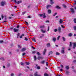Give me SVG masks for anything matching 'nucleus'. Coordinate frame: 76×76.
I'll use <instances>...</instances> for the list:
<instances>
[{
  "label": "nucleus",
  "mask_w": 76,
  "mask_h": 76,
  "mask_svg": "<svg viewBox=\"0 0 76 76\" xmlns=\"http://www.w3.org/2000/svg\"><path fill=\"white\" fill-rule=\"evenodd\" d=\"M56 8H57V9H61V8L60 7H59V6H56Z\"/></svg>",
  "instance_id": "nucleus-29"
},
{
  "label": "nucleus",
  "mask_w": 76,
  "mask_h": 76,
  "mask_svg": "<svg viewBox=\"0 0 76 76\" xmlns=\"http://www.w3.org/2000/svg\"><path fill=\"white\" fill-rule=\"evenodd\" d=\"M10 63H8L7 65V67H8V68L9 67H10Z\"/></svg>",
  "instance_id": "nucleus-23"
},
{
  "label": "nucleus",
  "mask_w": 76,
  "mask_h": 76,
  "mask_svg": "<svg viewBox=\"0 0 76 76\" xmlns=\"http://www.w3.org/2000/svg\"><path fill=\"white\" fill-rule=\"evenodd\" d=\"M46 66H48V62H46Z\"/></svg>",
  "instance_id": "nucleus-45"
},
{
  "label": "nucleus",
  "mask_w": 76,
  "mask_h": 76,
  "mask_svg": "<svg viewBox=\"0 0 76 76\" xmlns=\"http://www.w3.org/2000/svg\"><path fill=\"white\" fill-rule=\"evenodd\" d=\"M58 30L59 31V32H61V27H59L58 28Z\"/></svg>",
  "instance_id": "nucleus-18"
},
{
  "label": "nucleus",
  "mask_w": 76,
  "mask_h": 76,
  "mask_svg": "<svg viewBox=\"0 0 76 76\" xmlns=\"http://www.w3.org/2000/svg\"><path fill=\"white\" fill-rule=\"evenodd\" d=\"M5 5H6V3L5 1H2L0 3L1 6H4Z\"/></svg>",
  "instance_id": "nucleus-3"
},
{
  "label": "nucleus",
  "mask_w": 76,
  "mask_h": 76,
  "mask_svg": "<svg viewBox=\"0 0 76 76\" xmlns=\"http://www.w3.org/2000/svg\"><path fill=\"white\" fill-rule=\"evenodd\" d=\"M50 2L51 4H54V2L53 0H50Z\"/></svg>",
  "instance_id": "nucleus-19"
},
{
  "label": "nucleus",
  "mask_w": 76,
  "mask_h": 76,
  "mask_svg": "<svg viewBox=\"0 0 76 76\" xmlns=\"http://www.w3.org/2000/svg\"><path fill=\"white\" fill-rule=\"evenodd\" d=\"M63 41H66V38L64 37H63L62 38Z\"/></svg>",
  "instance_id": "nucleus-27"
},
{
  "label": "nucleus",
  "mask_w": 76,
  "mask_h": 76,
  "mask_svg": "<svg viewBox=\"0 0 76 76\" xmlns=\"http://www.w3.org/2000/svg\"><path fill=\"white\" fill-rule=\"evenodd\" d=\"M62 6H63V7H64V8H66V7H67V6H66V5H65L64 4H63Z\"/></svg>",
  "instance_id": "nucleus-31"
},
{
  "label": "nucleus",
  "mask_w": 76,
  "mask_h": 76,
  "mask_svg": "<svg viewBox=\"0 0 76 76\" xmlns=\"http://www.w3.org/2000/svg\"><path fill=\"white\" fill-rule=\"evenodd\" d=\"M69 47H72V42H70V43H69Z\"/></svg>",
  "instance_id": "nucleus-49"
},
{
  "label": "nucleus",
  "mask_w": 76,
  "mask_h": 76,
  "mask_svg": "<svg viewBox=\"0 0 76 76\" xmlns=\"http://www.w3.org/2000/svg\"><path fill=\"white\" fill-rule=\"evenodd\" d=\"M69 37H72V33H69L68 35Z\"/></svg>",
  "instance_id": "nucleus-36"
},
{
  "label": "nucleus",
  "mask_w": 76,
  "mask_h": 76,
  "mask_svg": "<svg viewBox=\"0 0 76 76\" xmlns=\"http://www.w3.org/2000/svg\"><path fill=\"white\" fill-rule=\"evenodd\" d=\"M63 22V21H62L61 19H60V20L59 21V24L62 23Z\"/></svg>",
  "instance_id": "nucleus-15"
},
{
  "label": "nucleus",
  "mask_w": 76,
  "mask_h": 76,
  "mask_svg": "<svg viewBox=\"0 0 76 76\" xmlns=\"http://www.w3.org/2000/svg\"><path fill=\"white\" fill-rule=\"evenodd\" d=\"M25 55H26V53H23V54H22L23 56H25Z\"/></svg>",
  "instance_id": "nucleus-46"
},
{
  "label": "nucleus",
  "mask_w": 76,
  "mask_h": 76,
  "mask_svg": "<svg viewBox=\"0 0 76 76\" xmlns=\"http://www.w3.org/2000/svg\"><path fill=\"white\" fill-rule=\"evenodd\" d=\"M16 0H13L15 3V4H16L17 3V1H16Z\"/></svg>",
  "instance_id": "nucleus-44"
},
{
  "label": "nucleus",
  "mask_w": 76,
  "mask_h": 76,
  "mask_svg": "<svg viewBox=\"0 0 76 76\" xmlns=\"http://www.w3.org/2000/svg\"><path fill=\"white\" fill-rule=\"evenodd\" d=\"M39 15L40 17H42L43 18L45 19L46 18V15H45V13H44L43 14H39Z\"/></svg>",
  "instance_id": "nucleus-2"
},
{
  "label": "nucleus",
  "mask_w": 76,
  "mask_h": 76,
  "mask_svg": "<svg viewBox=\"0 0 76 76\" xmlns=\"http://www.w3.org/2000/svg\"><path fill=\"white\" fill-rule=\"evenodd\" d=\"M3 40H0V42L2 44V43H3Z\"/></svg>",
  "instance_id": "nucleus-55"
},
{
  "label": "nucleus",
  "mask_w": 76,
  "mask_h": 76,
  "mask_svg": "<svg viewBox=\"0 0 76 76\" xmlns=\"http://www.w3.org/2000/svg\"><path fill=\"white\" fill-rule=\"evenodd\" d=\"M44 76H48V75L47 73H45L44 75Z\"/></svg>",
  "instance_id": "nucleus-42"
},
{
  "label": "nucleus",
  "mask_w": 76,
  "mask_h": 76,
  "mask_svg": "<svg viewBox=\"0 0 76 76\" xmlns=\"http://www.w3.org/2000/svg\"><path fill=\"white\" fill-rule=\"evenodd\" d=\"M45 28V26L43 25V26H40V28Z\"/></svg>",
  "instance_id": "nucleus-24"
},
{
  "label": "nucleus",
  "mask_w": 76,
  "mask_h": 76,
  "mask_svg": "<svg viewBox=\"0 0 76 76\" xmlns=\"http://www.w3.org/2000/svg\"><path fill=\"white\" fill-rule=\"evenodd\" d=\"M22 1H18L17 2V4H19V3H22Z\"/></svg>",
  "instance_id": "nucleus-25"
},
{
  "label": "nucleus",
  "mask_w": 76,
  "mask_h": 76,
  "mask_svg": "<svg viewBox=\"0 0 76 76\" xmlns=\"http://www.w3.org/2000/svg\"><path fill=\"white\" fill-rule=\"evenodd\" d=\"M0 60H1L3 61H4V58L3 57H1L0 58Z\"/></svg>",
  "instance_id": "nucleus-28"
},
{
  "label": "nucleus",
  "mask_w": 76,
  "mask_h": 76,
  "mask_svg": "<svg viewBox=\"0 0 76 76\" xmlns=\"http://www.w3.org/2000/svg\"><path fill=\"white\" fill-rule=\"evenodd\" d=\"M25 36V34H22V35L20 37V38L21 39L23 38V37Z\"/></svg>",
  "instance_id": "nucleus-13"
},
{
  "label": "nucleus",
  "mask_w": 76,
  "mask_h": 76,
  "mask_svg": "<svg viewBox=\"0 0 76 76\" xmlns=\"http://www.w3.org/2000/svg\"><path fill=\"white\" fill-rule=\"evenodd\" d=\"M32 41H34V42H37L36 41V40H35V39H32Z\"/></svg>",
  "instance_id": "nucleus-38"
},
{
  "label": "nucleus",
  "mask_w": 76,
  "mask_h": 76,
  "mask_svg": "<svg viewBox=\"0 0 76 76\" xmlns=\"http://www.w3.org/2000/svg\"><path fill=\"white\" fill-rule=\"evenodd\" d=\"M76 60H74L73 61V63H76Z\"/></svg>",
  "instance_id": "nucleus-63"
},
{
  "label": "nucleus",
  "mask_w": 76,
  "mask_h": 76,
  "mask_svg": "<svg viewBox=\"0 0 76 76\" xmlns=\"http://www.w3.org/2000/svg\"><path fill=\"white\" fill-rule=\"evenodd\" d=\"M34 60L35 61L37 60V57L35 56H34Z\"/></svg>",
  "instance_id": "nucleus-32"
},
{
  "label": "nucleus",
  "mask_w": 76,
  "mask_h": 76,
  "mask_svg": "<svg viewBox=\"0 0 76 76\" xmlns=\"http://www.w3.org/2000/svg\"><path fill=\"white\" fill-rule=\"evenodd\" d=\"M24 22H26L27 25H28V23L27 22H26V21H24Z\"/></svg>",
  "instance_id": "nucleus-61"
},
{
  "label": "nucleus",
  "mask_w": 76,
  "mask_h": 76,
  "mask_svg": "<svg viewBox=\"0 0 76 76\" xmlns=\"http://www.w3.org/2000/svg\"><path fill=\"white\" fill-rule=\"evenodd\" d=\"M61 26L62 28H65V26L63 27V25H61Z\"/></svg>",
  "instance_id": "nucleus-60"
},
{
  "label": "nucleus",
  "mask_w": 76,
  "mask_h": 76,
  "mask_svg": "<svg viewBox=\"0 0 76 76\" xmlns=\"http://www.w3.org/2000/svg\"><path fill=\"white\" fill-rule=\"evenodd\" d=\"M20 64L22 66H24V63H23V62H21L20 63Z\"/></svg>",
  "instance_id": "nucleus-43"
},
{
  "label": "nucleus",
  "mask_w": 76,
  "mask_h": 76,
  "mask_svg": "<svg viewBox=\"0 0 76 76\" xmlns=\"http://www.w3.org/2000/svg\"><path fill=\"white\" fill-rule=\"evenodd\" d=\"M60 38V36H59L57 37V40H58V39H59V38Z\"/></svg>",
  "instance_id": "nucleus-56"
},
{
  "label": "nucleus",
  "mask_w": 76,
  "mask_h": 76,
  "mask_svg": "<svg viewBox=\"0 0 76 76\" xmlns=\"http://www.w3.org/2000/svg\"><path fill=\"white\" fill-rule=\"evenodd\" d=\"M65 50V48L64 47H62V50H61V53L62 54H64L65 53L64 52V50Z\"/></svg>",
  "instance_id": "nucleus-4"
},
{
  "label": "nucleus",
  "mask_w": 76,
  "mask_h": 76,
  "mask_svg": "<svg viewBox=\"0 0 76 76\" xmlns=\"http://www.w3.org/2000/svg\"><path fill=\"white\" fill-rule=\"evenodd\" d=\"M52 40L53 41V42H56V37H54L52 39Z\"/></svg>",
  "instance_id": "nucleus-17"
},
{
  "label": "nucleus",
  "mask_w": 76,
  "mask_h": 76,
  "mask_svg": "<svg viewBox=\"0 0 76 76\" xmlns=\"http://www.w3.org/2000/svg\"><path fill=\"white\" fill-rule=\"evenodd\" d=\"M65 69H67V70H69V66H65Z\"/></svg>",
  "instance_id": "nucleus-12"
},
{
  "label": "nucleus",
  "mask_w": 76,
  "mask_h": 76,
  "mask_svg": "<svg viewBox=\"0 0 76 76\" xmlns=\"http://www.w3.org/2000/svg\"><path fill=\"white\" fill-rule=\"evenodd\" d=\"M53 52L52 51H50L48 53V55H50V54H53Z\"/></svg>",
  "instance_id": "nucleus-26"
},
{
  "label": "nucleus",
  "mask_w": 76,
  "mask_h": 76,
  "mask_svg": "<svg viewBox=\"0 0 76 76\" xmlns=\"http://www.w3.org/2000/svg\"><path fill=\"white\" fill-rule=\"evenodd\" d=\"M46 45L48 48H49V47H51V45L50 43H48Z\"/></svg>",
  "instance_id": "nucleus-9"
},
{
  "label": "nucleus",
  "mask_w": 76,
  "mask_h": 76,
  "mask_svg": "<svg viewBox=\"0 0 76 76\" xmlns=\"http://www.w3.org/2000/svg\"><path fill=\"white\" fill-rule=\"evenodd\" d=\"M73 21L75 23H76V18H74L73 20Z\"/></svg>",
  "instance_id": "nucleus-35"
},
{
  "label": "nucleus",
  "mask_w": 76,
  "mask_h": 76,
  "mask_svg": "<svg viewBox=\"0 0 76 76\" xmlns=\"http://www.w3.org/2000/svg\"><path fill=\"white\" fill-rule=\"evenodd\" d=\"M7 20V17H6V16H5V20H4V21L3 22V23H6V22H7V21H6V20Z\"/></svg>",
  "instance_id": "nucleus-11"
},
{
  "label": "nucleus",
  "mask_w": 76,
  "mask_h": 76,
  "mask_svg": "<svg viewBox=\"0 0 76 76\" xmlns=\"http://www.w3.org/2000/svg\"><path fill=\"white\" fill-rule=\"evenodd\" d=\"M1 18H2V19H3V18H4V16H3V15H1Z\"/></svg>",
  "instance_id": "nucleus-59"
},
{
  "label": "nucleus",
  "mask_w": 76,
  "mask_h": 76,
  "mask_svg": "<svg viewBox=\"0 0 76 76\" xmlns=\"http://www.w3.org/2000/svg\"><path fill=\"white\" fill-rule=\"evenodd\" d=\"M20 33H19L17 34V36H19V35H20Z\"/></svg>",
  "instance_id": "nucleus-62"
},
{
  "label": "nucleus",
  "mask_w": 76,
  "mask_h": 76,
  "mask_svg": "<svg viewBox=\"0 0 76 76\" xmlns=\"http://www.w3.org/2000/svg\"><path fill=\"white\" fill-rule=\"evenodd\" d=\"M25 64L27 66H29V65L30 64L29 62H26Z\"/></svg>",
  "instance_id": "nucleus-30"
},
{
  "label": "nucleus",
  "mask_w": 76,
  "mask_h": 76,
  "mask_svg": "<svg viewBox=\"0 0 76 76\" xmlns=\"http://www.w3.org/2000/svg\"><path fill=\"white\" fill-rule=\"evenodd\" d=\"M26 11L23 12L22 15H25V13H26Z\"/></svg>",
  "instance_id": "nucleus-48"
},
{
  "label": "nucleus",
  "mask_w": 76,
  "mask_h": 76,
  "mask_svg": "<svg viewBox=\"0 0 76 76\" xmlns=\"http://www.w3.org/2000/svg\"><path fill=\"white\" fill-rule=\"evenodd\" d=\"M46 23H49L50 22V21L49 20H48L45 21Z\"/></svg>",
  "instance_id": "nucleus-53"
},
{
  "label": "nucleus",
  "mask_w": 76,
  "mask_h": 76,
  "mask_svg": "<svg viewBox=\"0 0 76 76\" xmlns=\"http://www.w3.org/2000/svg\"><path fill=\"white\" fill-rule=\"evenodd\" d=\"M57 12H55L53 15V16H56V15H57Z\"/></svg>",
  "instance_id": "nucleus-41"
},
{
  "label": "nucleus",
  "mask_w": 76,
  "mask_h": 76,
  "mask_svg": "<svg viewBox=\"0 0 76 76\" xmlns=\"http://www.w3.org/2000/svg\"><path fill=\"white\" fill-rule=\"evenodd\" d=\"M76 47V43H73V48H74V49H75V48Z\"/></svg>",
  "instance_id": "nucleus-16"
},
{
  "label": "nucleus",
  "mask_w": 76,
  "mask_h": 76,
  "mask_svg": "<svg viewBox=\"0 0 76 76\" xmlns=\"http://www.w3.org/2000/svg\"><path fill=\"white\" fill-rule=\"evenodd\" d=\"M37 72H36L35 74H34V76H41V75H38V74H37Z\"/></svg>",
  "instance_id": "nucleus-8"
},
{
  "label": "nucleus",
  "mask_w": 76,
  "mask_h": 76,
  "mask_svg": "<svg viewBox=\"0 0 76 76\" xmlns=\"http://www.w3.org/2000/svg\"><path fill=\"white\" fill-rule=\"evenodd\" d=\"M25 40L26 41H28V39L26 37H25Z\"/></svg>",
  "instance_id": "nucleus-40"
},
{
  "label": "nucleus",
  "mask_w": 76,
  "mask_h": 76,
  "mask_svg": "<svg viewBox=\"0 0 76 76\" xmlns=\"http://www.w3.org/2000/svg\"><path fill=\"white\" fill-rule=\"evenodd\" d=\"M45 63V61L44 60H43L40 62V63L41 64H44Z\"/></svg>",
  "instance_id": "nucleus-21"
},
{
  "label": "nucleus",
  "mask_w": 76,
  "mask_h": 76,
  "mask_svg": "<svg viewBox=\"0 0 76 76\" xmlns=\"http://www.w3.org/2000/svg\"><path fill=\"white\" fill-rule=\"evenodd\" d=\"M51 7V5H47L46 6V8L47 9H48V8H49V7Z\"/></svg>",
  "instance_id": "nucleus-7"
},
{
  "label": "nucleus",
  "mask_w": 76,
  "mask_h": 76,
  "mask_svg": "<svg viewBox=\"0 0 76 76\" xmlns=\"http://www.w3.org/2000/svg\"><path fill=\"white\" fill-rule=\"evenodd\" d=\"M31 48H32L33 49V50H35V48H34V46L32 45L31 46Z\"/></svg>",
  "instance_id": "nucleus-52"
},
{
  "label": "nucleus",
  "mask_w": 76,
  "mask_h": 76,
  "mask_svg": "<svg viewBox=\"0 0 76 76\" xmlns=\"http://www.w3.org/2000/svg\"><path fill=\"white\" fill-rule=\"evenodd\" d=\"M37 69L38 70H39V69H41V68H40V66H38L37 67Z\"/></svg>",
  "instance_id": "nucleus-34"
},
{
  "label": "nucleus",
  "mask_w": 76,
  "mask_h": 76,
  "mask_svg": "<svg viewBox=\"0 0 76 76\" xmlns=\"http://www.w3.org/2000/svg\"><path fill=\"white\" fill-rule=\"evenodd\" d=\"M70 10L71 12H72V13H75V10H74V9L73 8H71L70 9Z\"/></svg>",
  "instance_id": "nucleus-6"
},
{
  "label": "nucleus",
  "mask_w": 76,
  "mask_h": 76,
  "mask_svg": "<svg viewBox=\"0 0 76 76\" xmlns=\"http://www.w3.org/2000/svg\"><path fill=\"white\" fill-rule=\"evenodd\" d=\"M46 51H47V50L46 49H45L44 50V51L43 53V55H45V53H46Z\"/></svg>",
  "instance_id": "nucleus-10"
},
{
  "label": "nucleus",
  "mask_w": 76,
  "mask_h": 76,
  "mask_svg": "<svg viewBox=\"0 0 76 76\" xmlns=\"http://www.w3.org/2000/svg\"><path fill=\"white\" fill-rule=\"evenodd\" d=\"M42 36H40L39 37V38H40L41 39V38H42V37H44V34H42Z\"/></svg>",
  "instance_id": "nucleus-33"
},
{
  "label": "nucleus",
  "mask_w": 76,
  "mask_h": 76,
  "mask_svg": "<svg viewBox=\"0 0 76 76\" xmlns=\"http://www.w3.org/2000/svg\"><path fill=\"white\" fill-rule=\"evenodd\" d=\"M48 31L50 30V26H48Z\"/></svg>",
  "instance_id": "nucleus-57"
},
{
  "label": "nucleus",
  "mask_w": 76,
  "mask_h": 76,
  "mask_svg": "<svg viewBox=\"0 0 76 76\" xmlns=\"http://www.w3.org/2000/svg\"><path fill=\"white\" fill-rule=\"evenodd\" d=\"M60 53H58V52H56V55H57V56H59V55H60Z\"/></svg>",
  "instance_id": "nucleus-39"
},
{
  "label": "nucleus",
  "mask_w": 76,
  "mask_h": 76,
  "mask_svg": "<svg viewBox=\"0 0 76 76\" xmlns=\"http://www.w3.org/2000/svg\"><path fill=\"white\" fill-rule=\"evenodd\" d=\"M36 53V51H33L32 52V54H35Z\"/></svg>",
  "instance_id": "nucleus-47"
},
{
  "label": "nucleus",
  "mask_w": 76,
  "mask_h": 76,
  "mask_svg": "<svg viewBox=\"0 0 76 76\" xmlns=\"http://www.w3.org/2000/svg\"><path fill=\"white\" fill-rule=\"evenodd\" d=\"M41 32H42V33H45V32H46L45 31H44L43 30V29H41Z\"/></svg>",
  "instance_id": "nucleus-20"
},
{
  "label": "nucleus",
  "mask_w": 76,
  "mask_h": 76,
  "mask_svg": "<svg viewBox=\"0 0 76 76\" xmlns=\"http://www.w3.org/2000/svg\"><path fill=\"white\" fill-rule=\"evenodd\" d=\"M27 18H31V16H29L27 17Z\"/></svg>",
  "instance_id": "nucleus-64"
},
{
  "label": "nucleus",
  "mask_w": 76,
  "mask_h": 76,
  "mask_svg": "<svg viewBox=\"0 0 76 76\" xmlns=\"http://www.w3.org/2000/svg\"><path fill=\"white\" fill-rule=\"evenodd\" d=\"M74 29L75 31H76V26H74Z\"/></svg>",
  "instance_id": "nucleus-51"
},
{
  "label": "nucleus",
  "mask_w": 76,
  "mask_h": 76,
  "mask_svg": "<svg viewBox=\"0 0 76 76\" xmlns=\"http://www.w3.org/2000/svg\"><path fill=\"white\" fill-rule=\"evenodd\" d=\"M26 50V49L25 48H23L21 49V51H22L23 52L24 51H25Z\"/></svg>",
  "instance_id": "nucleus-22"
},
{
  "label": "nucleus",
  "mask_w": 76,
  "mask_h": 76,
  "mask_svg": "<svg viewBox=\"0 0 76 76\" xmlns=\"http://www.w3.org/2000/svg\"><path fill=\"white\" fill-rule=\"evenodd\" d=\"M19 27H20V26L19 25H18L17 26V28L19 29Z\"/></svg>",
  "instance_id": "nucleus-50"
},
{
  "label": "nucleus",
  "mask_w": 76,
  "mask_h": 76,
  "mask_svg": "<svg viewBox=\"0 0 76 76\" xmlns=\"http://www.w3.org/2000/svg\"><path fill=\"white\" fill-rule=\"evenodd\" d=\"M14 76V74L13 73H11V76Z\"/></svg>",
  "instance_id": "nucleus-54"
},
{
  "label": "nucleus",
  "mask_w": 76,
  "mask_h": 76,
  "mask_svg": "<svg viewBox=\"0 0 76 76\" xmlns=\"http://www.w3.org/2000/svg\"><path fill=\"white\" fill-rule=\"evenodd\" d=\"M36 54H37V55H38L37 58L39 60H40V59H42V60H43V59H44V57L41 56H40L41 55V54H40V53H39V52H37Z\"/></svg>",
  "instance_id": "nucleus-1"
},
{
  "label": "nucleus",
  "mask_w": 76,
  "mask_h": 76,
  "mask_svg": "<svg viewBox=\"0 0 76 76\" xmlns=\"http://www.w3.org/2000/svg\"><path fill=\"white\" fill-rule=\"evenodd\" d=\"M54 32H57V29H55L54 30Z\"/></svg>",
  "instance_id": "nucleus-58"
},
{
  "label": "nucleus",
  "mask_w": 76,
  "mask_h": 76,
  "mask_svg": "<svg viewBox=\"0 0 76 76\" xmlns=\"http://www.w3.org/2000/svg\"><path fill=\"white\" fill-rule=\"evenodd\" d=\"M65 72H66V74H68V73H70V72H69V71L67 70L65 71Z\"/></svg>",
  "instance_id": "nucleus-37"
},
{
  "label": "nucleus",
  "mask_w": 76,
  "mask_h": 76,
  "mask_svg": "<svg viewBox=\"0 0 76 76\" xmlns=\"http://www.w3.org/2000/svg\"><path fill=\"white\" fill-rule=\"evenodd\" d=\"M13 31L15 32H18L19 31V29L16 28H14Z\"/></svg>",
  "instance_id": "nucleus-5"
},
{
  "label": "nucleus",
  "mask_w": 76,
  "mask_h": 76,
  "mask_svg": "<svg viewBox=\"0 0 76 76\" xmlns=\"http://www.w3.org/2000/svg\"><path fill=\"white\" fill-rule=\"evenodd\" d=\"M48 14H50L51 13V11L50 10H48Z\"/></svg>",
  "instance_id": "nucleus-14"
}]
</instances>
